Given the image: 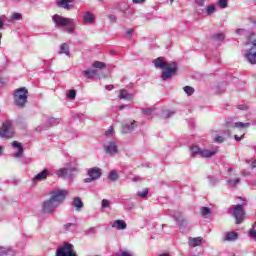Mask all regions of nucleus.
Returning <instances> with one entry per match:
<instances>
[{
  "label": "nucleus",
  "instance_id": "34",
  "mask_svg": "<svg viewBox=\"0 0 256 256\" xmlns=\"http://www.w3.org/2000/svg\"><path fill=\"white\" fill-rule=\"evenodd\" d=\"M213 41L215 43H219L220 41H223L225 39V34L223 33H217L212 36Z\"/></svg>",
  "mask_w": 256,
  "mask_h": 256
},
{
  "label": "nucleus",
  "instance_id": "41",
  "mask_svg": "<svg viewBox=\"0 0 256 256\" xmlns=\"http://www.w3.org/2000/svg\"><path fill=\"white\" fill-rule=\"evenodd\" d=\"M218 5L220 9H227L228 0H219Z\"/></svg>",
  "mask_w": 256,
  "mask_h": 256
},
{
  "label": "nucleus",
  "instance_id": "48",
  "mask_svg": "<svg viewBox=\"0 0 256 256\" xmlns=\"http://www.w3.org/2000/svg\"><path fill=\"white\" fill-rule=\"evenodd\" d=\"M175 115V111H168L167 114H164L163 117L165 119H169V117H173Z\"/></svg>",
  "mask_w": 256,
  "mask_h": 256
},
{
  "label": "nucleus",
  "instance_id": "45",
  "mask_svg": "<svg viewBox=\"0 0 256 256\" xmlns=\"http://www.w3.org/2000/svg\"><path fill=\"white\" fill-rule=\"evenodd\" d=\"M215 13V7L213 5H210L206 8V14L213 15Z\"/></svg>",
  "mask_w": 256,
  "mask_h": 256
},
{
  "label": "nucleus",
  "instance_id": "47",
  "mask_svg": "<svg viewBox=\"0 0 256 256\" xmlns=\"http://www.w3.org/2000/svg\"><path fill=\"white\" fill-rule=\"evenodd\" d=\"M214 141L215 143H223V141H225V138H223V136H215Z\"/></svg>",
  "mask_w": 256,
  "mask_h": 256
},
{
  "label": "nucleus",
  "instance_id": "24",
  "mask_svg": "<svg viewBox=\"0 0 256 256\" xmlns=\"http://www.w3.org/2000/svg\"><path fill=\"white\" fill-rule=\"evenodd\" d=\"M239 239V234L235 231H231L225 234L223 241H237Z\"/></svg>",
  "mask_w": 256,
  "mask_h": 256
},
{
  "label": "nucleus",
  "instance_id": "33",
  "mask_svg": "<svg viewBox=\"0 0 256 256\" xmlns=\"http://www.w3.org/2000/svg\"><path fill=\"white\" fill-rule=\"evenodd\" d=\"M200 213H201L202 217L207 219V217H209V215H211V208H209V207H201L200 208Z\"/></svg>",
  "mask_w": 256,
  "mask_h": 256
},
{
  "label": "nucleus",
  "instance_id": "46",
  "mask_svg": "<svg viewBox=\"0 0 256 256\" xmlns=\"http://www.w3.org/2000/svg\"><path fill=\"white\" fill-rule=\"evenodd\" d=\"M73 227H75L74 223H67L64 225L65 231H71L73 229Z\"/></svg>",
  "mask_w": 256,
  "mask_h": 256
},
{
  "label": "nucleus",
  "instance_id": "22",
  "mask_svg": "<svg viewBox=\"0 0 256 256\" xmlns=\"http://www.w3.org/2000/svg\"><path fill=\"white\" fill-rule=\"evenodd\" d=\"M203 243V237L189 238L188 245L189 247H199Z\"/></svg>",
  "mask_w": 256,
  "mask_h": 256
},
{
  "label": "nucleus",
  "instance_id": "4",
  "mask_svg": "<svg viewBox=\"0 0 256 256\" xmlns=\"http://www.w3.org/2000/svg\"><path fill=\"white\" fill-rule=\"evenodd\" d=\"M246 45L250 49L246 50L245 58L251 65H256V34H251Z\"/></svg>",
  "mask_w": 256,
  "mask_h": 256
},
{
  "label": "nucleus",
  "instance_id": "38",
  "mask_svg": "<svg viewBox=\"0 0 256 256\" xmlns=\"http://www.w3.org/2000/svg\"><path fill=\"white\" fill-rule=\"evenodd\" d=\"M154 111H155V109H153V108H142L143 115H146L147 117H151V115H153Z\"/></svg>",
  "mask_w": 256,
  "mask_h": 256
},
{
  "label": "nucleus",
  "instance_id": "40",
  "mask_svg": "<svg viewBox=\"0 0 256 256\" xmlns=\"http://www.w3.org/2000/svg\"><path fill=\"white\" fill-rule=\"evenodd\" d=\"M184 93H186V95H192L193 93H195V89L191 86H185Z\"/></svg>",
  "mask_w": 256,
  "mask_h": 256
},
{
  "label": "nucleus",
  "instance_id": "1",
  "mask_svg": "<svg viewBox=\"0 0 256 256\" xmlns=\"http://www.w3.org/2000/svg\"><path fill=\"white\" fill-rule=\"evenodd\" d=\"M69 195V191L67 190H56L51 193V196L49 199L45 200L42 203L41 211L44 213V215H53L55 211H57V208L63 201H65V198Z\"/></svg>",
  "mask_w": 256,
  "mask_h": 256
},
{
  "label": "nucleus",
  "instance_id": "18",
  "mask_svg": "<svg viewBox=\"0 0 256 256\" xmlns=\"http://www.w3.org/2000/svg\"><path fill=\"white\" fill-rule=\"evenodd\" d=\"M74 0H59L58 7H62V9H66V11H71L75 7L73 4Z\"/></svg>",
  "mask_w": 256,
  "mask_h": 256
},
{
  "label": "nucleus",
  "instance_id": "11",
  "mask_svg": "<svg viewBox=\"0 0 256 256\" xmlns=\"http://www.w3.org/2000/svg\"><path fill=\"white\" fill-rule=\"evenodd\" d=\"M230 211H233L232 215L233 217H235L237 225L243 222V219L245 217V211L243 210V205L231 206Z\"/></svg>",
  "mask_w": 256,
  "mask_h": 256
},
{
  "label": "nucleus",
  "instance_id": "28",
  "mask_svg": "<svg viewBox=\"0 0 256 256\" xmlns=\"http://www.w3.org/2000/svg\"><path fill=\"white\" fill-rule=\"evenodd\" d=\"M236 34L237 35H245L247 37V43L249 42V37H251V35H256L255 32H248L247 30L243 29V28H238L236 30Z\"/></svg>",
  "mask_w": 256,
  "mask_h": 256
},
{
  "label": "nucleus",
  "instance_id": "62",
  "mask_svg": "<svg viewBox=\"0 0 256 256\" xmlns=\"http://www.w3.org/2000/svg\"><path fill=\"white\" fill-rule=\"evenodd\" d=\"M175 0H170V5H173V2H174Z\"/></svg>",
  "mask_w": 256,
  "mask_h": 256
},
{
  "label": "nucleus",
  "instance_id": "60",
  "mask_svg": "<svg viewBox=\"0 0 256 256\" xmlns=\"http://www.w3.org/2000/svg\"><path fill=\"white\" fill-rule=\"evenodd\" d=\"M105 89H107V91H112L113 85H106Z\"/></svg>",
  "mask_w": 256,
  "mask_h": 256
},
{
  "label": "nucleus",
  "instance_id": "53",
  "mask_svg": "<svg viewBox=\"0 0 256 256\" xmlns=\"http://www.w3.org/2000/svg\"><path fill=\"white\" fill-rule=\"evenodd\" d=\"M113 133H115L113 127H109L108 130L105 131V135H113Z\"/></svg>",
  "mask_w": 256,
  "mask_h": 256
},
{
  "label": "nucleus",
  "instance_id": "19",
  "mask_svg": "<svg viewBox=\"0 0 256 256\" xmlns=\"http://www.w3.org/2000/svg\"><path fill=\"white\" fill-rule=\"evenodd\" d=\"M83 22L88 25H93V23H95V14L90 11L84 12Z\"/></svg>",
  "mask_w": 256,
  "mask_h": 256
},
{
  "label": "nucleus",
  "instance_id": "8",
  "mask_svg": "<svg viewBox=\"0 0 256 256\" xmlns=\"http://www.w3.org/2000/svg\"><path fill=\"white\" fill-rule=\"evenodd\" d=\"M104 151L110 157H115L117 153H119V146L117 145V141L108 140L104 143Z\"/></svg>",
  "mask_w": 256,
  "mask_h": 256
},
{
  "label": "nucleus",
  "instance_id": "36",
  "mask_svg": "<svg viewBox=\"0 0 256 256\" xmlns=\"http://www.w3.org/2000/svg\"><path fill=\"white\" fill-rule=\"evenodd\" d=\"M66 97L67 99H70L71 101H73L77 97V92L75 90H69L66 93Z\"/></svg>",
  "mask_w": 256,
  "mask_h": 256
},
{
  "label": "nucleus",
  "instance_id": "44",
  "mask_svg": "<svg viewBox=\"0 0 256 256\" xmlns=\"http://www.w3.org/2000/svg\"><path fill=\"white\" fill-rule=\"evenodd\" d=\"M208 181H209L210 185H217V183H219V180L213 176H209Z\"/></svg>",
  "mask_w": 256,
  "mask_h": 256
},
{
  "label": "nucleus",
  "instance_id": "5",
  "mask_svg": "<svg viewBox=\"0 0 256 256\" xmlns=\"http://www.w3.org/2000/svg\"><path fill=\"white\" fill-rule=\"evenodd\" d=\"M29 91L26 90V88H20L17 89L14 92V105L16 107H19V109H23L25 105L27 104V95Z\"/></svg>",
  "mask_w": 256,
  "mask_h": 256
},
{
  "label": "nucleus",
  "instance_id": "51",
  "mask_svg": "<svg viewBox=\"0 0 256 256\" xmlns=\"http://www.w3.org/2000/svg\"><path fill=\"white\" fill-rule=\"evenodd\" d=\"M146 0H132L134 5H144Z\"/></svg>",
  "mask_w": 256,
  "mask_h": 256
},
{
  "label": "nucleus",
  "instance_id": "7",
  "mask_svg": "<svg viewBox=\"0 0 256 256\" xmlns=\"http://www.w3.org/2000/svg\"><path fill=\"white\" fill-rule=\"evenodd\" d=\"M56 256H77L75 247L71 243H64L56 251Z\"/></svg>",
  "mask_w": 256,
  "mask_h": 256
},
{
  "label": "nucleus",
  "instance_id": "59",
  "mask_svg": "<svg viewBox=\"0 0 256 256\" xmlns=\"http://www.w3.org/2000/svg\"><path fill=\"white\" fill-rule=\"evenodd\" d=\"M126 35H127L128 37H131V35H133V29L127 30V31H126Z\"/></svg>",
  "mask_w": 256,
  "mask_h": 256
},
{
  "label": "nucleus",
  "instance_id": "49",
  "mask_svg": "<svg viewBox=\"0 0 256 256\" xmlns=\"http://www.w3.org/2000/svg\"><path fill=\"white\" fill-rule=\"evenodd\" d=\"M198 7H204L206 0H194Z\"/></svg>",
  "mask_w": 256,
  "mask_h": 256
},
{
  "label": "nucleus",
  "instance_id": "57",
  "mask_svg": "<svg viewBox=\"0 0 256 256\" xmlns=\"http://www.w3.org/2000/svg\"><path fill=\"white\" fill-rule=\"evenodd\" d=\"M5 16H2L1 17V20H0V29H3V27H4V25H5V23L3 22V21H5Z\"/></svg>",
  "mask_w": 256,
  "mask_h": 256
},
{
  "label": "nucleus",
  "instance_id": "54",
  "mask_svg": "<svg viewBox=\"0 0 256 256\" xmlns=\"http://www.w3.org/2000/svg\"><path fill=\"white\" fill-rule=\"evenodd\" d=\"M118 256H133V254L129 251H122Z\"/></svg>",
  "mask_w": 256,
  "mask_h": 256
},
{
  "label": "nucleus",
  "instance_id": "61",
  "mask_svg": "<svg viewBox=\"0 0 256 256\" xmlns=\"http://www.w3.org/2000/svg\"><path fill=\"white\" fill-rule=\"evenodd\" d=\"M119 109L120 111H123V109H125V106H120Z\"/></svg>",
  "mask_w": 256,
  "mask_h": 256
},
{
  "label": "nucleus",
  "instance_id": "50",
  "mask_svg": "<svg viewBox=\"0 0 256 256\" xmlns=\"http://www.w3.org/2000/svg\"><path fill=\"white\" fill-rule=\"evenodd\" d=\"M78 171H79V167L77 166L68 168V173H77Z\"/></svg>",
  "mask_w": 256,
  "mask_h": 256
},
{
  "label": "nucleus",
  "instance_id": "58",
  "mask_svg": "<svg viewBox=\"0 0 256 256\" xmlns=\"http://www.w3.org/2000/svg\"><path fill=\"white\" fill-rule=\"evenodd\" d=\"M243 137H245V135L243 134L242 136H238V135H235L234 138H235V141H241V139H243Z\"/></svg>",
  "mask_w": 256,
  "mask_h": 256
},
{
  "label": "nucleus",
  "instance_id": "10",
  "mask_svg": "<svg viewBox=\"0 0 256 256\" xmlns=\"http://www.w3.org/2000/svg\"><path fill=\"white\" fill-rule=\"evenodd\" d=\"M88 178L84 179V183H93V181H97V179L101 178L102 172L101 168L93 167L88 169L87 171Z\"/></svg>",
  "mask_w": 256,
  "mask_h": 256
},
{
  "label": "nucleus",
  "instance_id": "25",
  "mask_svg": "<svg viewBox=\"0 0 256 256\" xmlns=\"http://www.w3.org/2000/svg\"><path fill=\"white\" fill-rule=\"evenodd\" d=\"M135 95L127 92V90H120L119 99H124L125 101H131Z\"/></svg>",
  "mask_w": 256,
  "mask_h": 256
},
{
  "label": "nucleus",
  "instance_id": "6",
  "mask_svg": "<svg viewBox=\"0 0 256 256\" xmlns=\"http://www.w3.org/2000/svg\"><path fill=\"white\" fill-rule=\"evenodd\" d=\"M15 136V130L13 129V121L6 120L0 127V137L5 139H12Z\"/></svg>",
  "mask_w": 256,
  "mask_h": 256
},
{
  "label": "nucleus",
  "instance_id": "20",
  "mask_svg": "<svg viewBox=\"0 0 256 256\" xmlns=\"http://www.w3.org/2000/svg\"><path fill=\"white\" fill-rule=\"evenodd\" d=\"M72 207H74L75 211H83V207H84V204H83V200H81L80 197H75L72 201Z\"/></svg>",
  "mask_w": 256,
  "mask_h": 256
},
{
  "label": "nucleus",
  "instance_id": "52",
  "mask_svg": "<svg viewBox=\"0 0 256 256\" xmlns=\"http://www.w3.org/2000/svg\"><path fill=\"white\" fill-rule=\"evenodd\" d=\"M248 164L251 166L252 169H255L256 159H251L250 161H248Z\"/></svg>",
  "mask_w": 256,
  "mask_h": 256
},
{
  "label": "nucleus",
  "instance_id": "16",
  "mask_svg": "<svg viewBox=\"0 0 256 256\" xmlns=\"http://www.w3.org/2000/svg\"><path fill=\"white\" fill-rule=\"evenodd\" d=\"M111 228L117 229V231H125L127 229V222L125 220H115L111 222Z\"/></svg>",
  "mask_w": 256,
  "mask_h": 256
},
{
  "label": "nucleus",
  "instance_id": "29",
  "mask_svg": "<svg viewBox=\"0 0 256 256\" xmlns=\"http://www.w3.org/2000/svg\"><path fill=\"white\" fill-rule=\"evenodd\" d=\"M60 55H66L67 57H71V53L69 52V45L67 43H63L60 46Z\"/></svg>",
  "mask_w": 256,
  "mask_h": 256
},
{
  "label": "nucleus",
  "instance_id": "14",
  "mask_svg": "<svg viewBox=\"0 0 256 256\" xmlns=\"http://www.w3.org/2000/svg\"><path fill=\"white\" fill-rule=\"evenodd\" d=\"M55 125H59V119L57 118H49L47 121V126L40 125L36 127V131L38 133H41V131L47 130L48 127H53Z\"/></svg>",
  "mask_w": 256,
  "mask_h": 256
},
{
  "label": "nucleus",
  "instance_id": "21",
  "mask_svg": "<svg viewBox=\"0 0 256 256\" xmlns=\"http://www.w3.org/2000/svg\"><path fill=\"white\" fill-rule=\"evenodd\" d=\"M12 147H15L17 149V152L14 153L13 157H15L16 159L23 157V146H21V143H19L17 141H13Z\"/></svg>",
  "mask_w": 256,
  "mask_h": 256
},
{
  "label": "nucleus",
  "instance_id": "39",
  "mask_svg": "<svg viewBox=\"0 0 256 256\" xmlns=\"http://www.w3.org/2000/svg\"><path fill=\"white\" fill-rule=\"evenodd\" d=\"M108 177L110 181H117V179H119V174H117L116 171H111Z\"/></svg>",
  "mask_w": 256,
  "mask_h": 256
},
{
  "label": "nucleus",
  "instance_id": "13",
  "mask_svg": "<svg viewBox=\"0 0 256 256\" xmlns=\"http://www.w3.org/2000/svg\"><path fill=\"white\" fill-rule=\"evenodd\" d=\"M51 175V171L49 169H44L40 173H38L35 177L32 178L33 183H39L40 181H45L47 177Z\"/></svg>",
  "mask_w": 256,
  "mask_h": 256
},
{
  "label": "nucleus",
  "instance_id": "43",
  "mask_svg": "<svg viewBox=\"0 0 256 256\" xmlns=\"http://www.w3.org/2000/svg\"><path fill=\"white\" fill-rule=\"evenodd\" d=\"M101 205H102V209H107L111 207V202L107 199H103L101 202Z\"/></svg>",
  "mask_w": 256,
  "mask_h": 256
},
{
  "label": "nucleus",
  "instance_id": "2",
  "mask_svg": "<svg viewBox=\"0 0 256 256\" xmlns=\"http://www.w3.org/2000/svg\"><path fill=\"white\" fill-rule=\"evenodd\" d=\"M153 63L156 69L162 70L161 79L163 81H167L174 75H177V63H167V60L163 57H158Z\"/></svg>",
  "mask_w": 256,
  "mask_h": 256
},
{
  "label": "nucleus",
  "instance_id": "55",
  "mask_svg": "<svg viewBox=\"0 0 256 256\" xmlns=\"http://www.w3.org/2000/svg\"><path fill=\"white\" fill-rule=\"evenodd\" d=\"M237 109H239L240 111H247L248 107L247 105H238Z\"/></svg>",
  "mask_w": 256,
  "mask_h": 256
},
{
  "label": "nucleus",
  "instance_id": "35",
  "mask_svg": "<svg viewBox=\"0 0 256 256\" xmlns=\"http://www.w3.org/2000/svg\"><path fill=\"white\" fill-rule=\"evenodd\" d=\"M92 67L94 69H105V67H107V65L104 62L95 61V62H93Z\"/></svg>",
  "mask_w": 256,
  "mask_h": 256
},
{
  "label": "nucleus",
  "instance_id": "3",
  "mask_svg": "<svg viewBox=\"0 0 256 256\" xmlns=\"http://www.w3.org/2000/svg\"><path fill=\"white\" fill-rule=\"evenodd\" d=\"M52 21L56 27H65L69 35L75 33V27H77V22L73 18H66L59 14H55L52 17Z\"/></svg>",
  "mask_w": 256,
  "mask_h": 256
},
{
  "label": "nucleus",
  "instance_id": "63",
  "mask_svg": "<svg viewBox=\"0 0 256 256\" xmlns=\"http://www.w3.org/2000/svg\"><path fill=\"white\" fill-rule=\"evenodd\" d=\"M3 151V147L0 146V155H1V152Z\"/></svg>",
  "mask_w": 256,
  "mask_h": 256
},
{
  "label": "nucleus",
  "instance_id": "37",
  "mask_svg": "<svg viewBox=\"0 0 256 256\" xmlns=\"http://www.w3.org/2000/svg\"><path fill=\"white\" fill-rule=\"evenodd\" d=\"M137 195H138V197H141V199H145V197H147V195H149V189L144 188V189H142V191H138Z\"/></svg>",
  "mask_w": 256,
  "mask_h": 256
},
{
  "label": "nucleus",
  "instance_id": "30",
  "mask_svg": "<svg viewBox=\"0 0 256 256\" xmlns=\"http://www.w3.org/2000/svg\"><path fill=\"white\" fill-rule=\"evenodd\" d=\"M55 174L58 177H63L64 179H66L67 175H69V168H60L56 170Z\"/></svg>",
  "mask_w": 256,
  "mask_h": 256
},
{
  "label": "nucleus",
  "instance_id": "42",
  "mask_svg": "<svg viewBox=\"0 0 256 256\" xmlns=\"http://www.w3.org/2000/svg\"><path fill=\"white\" fill-rule=\"evenodd\" d=\"M248 235L251 239H253V241L256 242V230L255 228H251L249 231H248Z\"/></svg>",
  "mask_w": 256,
  "mask_h": 256
},
{
  "label": "nucleus",
  "instance_id": "26",
  "mask_svg": "<svg viewBox=\"0 0 256 256\" xmlns=\"http://www.w3.org/2000/svg\"><path fill=\"white\" fill-rule=\"evenodd\" d=\"M201 148H199V146L197 145H192L190 147V155L191 157H201Z\"/></svg>",
  "mask_w": 256,
  "mask_h": 256
},
{
  "label": "nucleus",
  "instance_id": "12",
  "mask_svg": "<svg viewBox=\"0 0 256 256\" xmlns=\"http://www.w3.org/2000/svg\"><path fill=\"white\" fill-rule=\"evenodd\" d=\"M226 127H228V129H249V127H251V123L234 122L233 120L228 119L226 121Z\"/></svg>",
  "mask_w": 256,
  "mask_h": 256
},
{
  "label": "nucleus",
  "instance_id": "56",
  "mask_svg": "<svg viewBox=\"0 0 256 256\" xmlns=\"http://www.w3.org/2000/svg\"><path fill=\"white\" fill-rule=\"evenodd\" d=\"M108 19H109V21H112L113 23H115V22L117 21V16H115V15H109V16H108Z\"/></svg>",
  "mask_w": 256,
  "mask_h": 256
},
{
  "label": "nucleus",
  "instance_id": "31",
  "mask_svg": "<svg viewBox=\"0 0 256 256\" xmlns=\"http://www.w3.org/2000/svg\"><path fill=\"white\" fill-rule=\"evenodd\" d=\"M83 75L86 77V79H93V77L97 75V70L95 69L84 70Z\"/></svg>",
  "mask_w": 256,
  "mask_h": 256
},
{
  "label": "nucleus",
  "instance_id": "23",
  "mask_svg": "<svg viewBox=\"0 0 256 256\" xmlns=\"http://www.w3.org/2000/svg\"><path fill=\"white\" fill-rule=\"evenodd\" d=\"M174 219L180 229H183V227H187V221L183 219V216H181V214L179 215L175 214Z\"/></svg>",
  "mask_w": 256,
  "mask_h": 256
},
{
  "label": "nucleus",
  "instance_id": "17",
  "mask_svg": "<svg viewBox=\"0 0 256 256\" xmlns=\"http://www.w3.org/2000/svg\"><path fill=\"white\" fill-rule=\"evenodd\" d=\"M137 127V122L135 120H130L129 122L122 125V133H131Z\"/></svg>",
  "mask_w": 256,
  "mask_h": 256
},
{
  "label": "nucleus",
  "instance_id": "64",
  "mask_svg": "<svg viewBox=\"0 0 256 256\" xmlns=\"http://www.w3.org/2000/svg\"><path fill=\"white\" fill-rule=\"evenodd\" d=\"M160 256H169V255H167V254H161Z\"/></svg>",
  "mask_w": 256,
  "mask_h": 256
},
{
  "label": "nucleus",
  "instance_id": "27",
  "mask_svg": "<svg viewBox=\"0 0 256 256\" xmlns=\"http://www.w3.org/2000/svg\"><path fill=\"white\" fill-rule=\"evenodd\" d=\"M15 255V251L11 248H5L0 246V256H13Z\"/></svg>",
  "mask_w": 256,
  "mask_h": 256
},
{
  "label": "nucleus",
  "instance_id": "9",
  "mask_svg": "<svg viewBox=\"0 0 256 256\" xmlns=\"http://www.w3.org/2000/svg\"><path fill=\"white\" fill-rule=\"evenodd\" d=\"M226 183L232 189L237 187L239 185V183H241V178H239L237 176V173L233 172V168L232 167L228 168V174H227Z\"/></svg>",
  "mask_w": 256,
  "mask_h": 256
},
{
  "label": "nucleus",
  "instance_id": "15",
  "mask_svg": "<svg viewBox=\"0 0 256 256\" xmlns=\"http://www.w3.org/2000/svg\"><path fill=\"white\" fill-rule=\"evenodd\" d=\"M218 151L219 150L217 148L202 149L200 152V157L203 159H211V157H215V155H217Z\"/></svg>",
  "mask_w": 256,
  "mask_h": 256
},
{
  "label": "nucleus",
  "instance_id": "32",
  "mask_svg": "<svg viewBox=\"0 0 256 256\" xmlns=\"http://www.w3.org/2000/svg\"><path fill=\"white\" fill-rule=\"evenodd\" d=\"M21 19H23V15L16 12L8 19V23H13V21H21Z\"/></svg>",
  "mask_w": 256,
  "mask_h": 256
}]
</instances>
